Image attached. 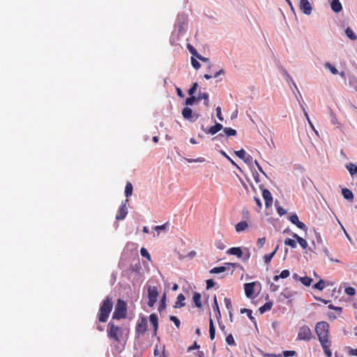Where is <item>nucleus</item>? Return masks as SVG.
I'll use <instances>...</instances> for the list:
<instances>
[{
  "instance_id": "nucleus-1",
  "label": "nucleus",
  "mask_w": 357,
  "mask_h": 357,
  "mask_svg": "<svg viewBox=\"0 0 357 357\" xmlns=\"http://www.w3.org/2000/svg\"><path fill=\"white\" fill-rule=\"evenodd\" d=\"M329 328V324L326 321H322L317 323L314 328L321 347L326 357L332 356V351L331 349L332 342L330 339Z\"/></svg>"
},
{
  "instance_id": "nucleus-2",
  "label": "nucleus",
  "mask_w": 357,
  "mask_h": 357,
  "mask_svg": "<svg viewBox=\"0 0 357 357\" xmlns=\"http://www.w3.org/2000/svg\"><path fill=\"white\" fill-rule=\"evenodd\" d=\"M107 331L108 337L116 342H121L126 332V334L128 333V329L116 326L112 321L107 325Z\"/></svg>"
},
{
  "instance_id": "nucleus-3",
  "label": "nucleus",
  "mask_w": 357,
  "mask_h": 357,
  "mask_svg": "<svg viewBox=\"0 0 357 357\" xmlns=\"http://www.w3.org/2000/svg\"><path fill=\"white\" fill-rule=\"evenodd\" d=\"M113 303L109 297H107L101 304L98 314V320L100 322H106L112 310Z\"/></svg>"
},
{
  "instance_id": "nucleus-4",
  "label": "nucleus",
  "mask_w": 357,
  "mask_h": 357,
  "mask_svg": "<svg viewBox=\"0 0 357 357\" xmlns=\"http://www.w3.org/2000/svg\"><path fill=\"white\" fill-rule=\"evenodd\" d=\"M126 314L127 304L124 301L119 299L112 314V319H121L125 318L126 317Z\"/></svg>"
},
{
  "instance_id": "nucleus-5",
  "label": "nucleus",
  "mask_w": 357,
  "mask_h": 357,
  "mask_svg": "<svg viewBox=\"0 0 357 357\" xmlns=\"http://www.w3.org/2000/svg\"><path fill=\"white\" fill-rule=\"evenodd\" d=\"M148 305L151 307H153L157 301L158 296V288L155 286H149L148 289Z\"/></svg>"
},
{
  "instance_id": "nucleus-6",
  "label": "nucleus",
  "mask_w": 357,
  "mask_h": 357,
  "mask_svg": "<svg viewBox=\"0 0 357 357\" xmlns=\"http://www.w3.org/2000/svg\"><path fill=\"white\" fill-rule=\"evenodd\" d=\"M312 337V333L307 326H301L298 333L297 340L310 341Z\"/></svg>"
},
{
  "instance_id": "nucleus-7",
  "label": "nucleus",
  "mask_w": 357,
  "mask_h": 357,
  "mask_svg": "<svg viewBox=\"0 0 357 357\" xmlns=\"http://www.w3.org/2000/svg\"><path fill=\"white\" fill-rule=\"evenodd\" d=\"M147 319L144 317H142L139 320H138L136 327H135V333L137 337L144 335L147 331Z\"/></svg>"
},
{
  "instance_id": "nucleus-8",
  "label": "nucleus",
  "mask_w": 357,
  "mask_h": 357,
  "mask_svg": "<svg viewBox=\"0 0 357 357\" xmlns=\"http://www.w3.org/2000/svg\"><path fill=\"white\" fill-rule=\"evenodd\" d=\"M128 202V199H126L125 201L122 202L119 209L117 211V213L116 215V219L117 220H123L127 214H128V209L126 204Z\"/></svg>"
},
{
  "instance_id": "nucleus-9",
  "label": "nucleus",
  "mask_w": 357,
  "mask_h": 357,
  "mask_svg": "<svg viewBox=\"0 0 357 357\" xmlns=\"http://www.w3.org/2000/svg\"><path fill=\"white\" fill-rule=\"evenodd\" d=\"M182 116L184 119L190 120L191 121H195L199 117V114H193L192 109L188 107H185L183 109Z\"/></svg>"
},
{
  "instance_id": "nucleus-10",
  "label": "nucleus",
  "mask_w": 357,
  "mask_h": 357,
  "mask_svg": "<svg viewBox=\"0 0 357 357\" xmlns=\"http://www.w3.org/2000/svg\"><path fill=\"white\" fill-rule=\"evenodd\" d=\"M299 8L305 15H310L312 12V6L308 0H301Z\"/></svg>"
},
{
  "instance_id": "nucleus-11",
  "label": "nucleus",
  "mask_w": 357,
  "mask_h": 357,
  "mask_svg": "<svg viewBox=\"0 0 357 357\" xmlns=\"http://www.w3.org/2000/svg\"><path fill=\"white\" fill-rule=\"evenodd\" d=\"M262 196L265 200V205L267 208L272 206L273 197L271 192L268 189H264L262 190Z\"/></svg>"
},
{
  "instance_id": "nucleus-12",
  "label": "nucleus",
  "mask_w": 357,
  "mask_h": 357,
  "mask_svg": "<svg viewBox=\"0 0 357 357\" xmlns=\"http://www.w3.org/2000/svg\"><path fill=\"white\" fill-rule=\"evenodd\" d=\"M255 282L245 283L244 284L245 294L247 297L250 298L254 294Z\"/></svg>"
},
{
  "instance_id": "nucleus-13",
  "label": "nucleus",
  "mask_w": 357,
  "mask_h": 357,
  "mask_svg": "<svg viewBox=\"0 0 357 357\" xmlns=\"http://www.w3.org/2000/svg\"><path fill=\"white\" fill-rule=\"evenodd\" d=\"M235 155L239 158L243 160L245 162H248L252 160V156L250 155L246 156V153L244 149H241L239 151H234Z\"/></svg>"
},
{
  "instance_id": "nucleus-14",
  "label": "nucleus",
  "mask_w": 357,
  "mask_h": 357,
  "mask_svg": "<svg viewBox=\"0 0 357 357\" xmlns=\"http://www.w3.org/2000/svg\"><path fill=\"white\" fill-rule=\"evenodd\" d=\"M227 253L231 255H235L238 258H241L243 256V252L241 248L239 247H233L227 250Z\"/></svg>"
},
{
  "instance_id": "nucleus-15",
  "label": "nucleus",
  "mask_w": 357,
  "mask_h": 357,
  "mask_svg": "<svg viewBox=\"0 0 357 357\" xmlns=\"http://www.w3.org/2000/svg\"><path fill=\"white\" fill-rule=\"evenodd\" d=\"M185 298L183 294H179L176 298V301L174 305L175 308H181L185 305V303L184 302Z\"/></svg>"
},
{
  "instance_id": "nucleus-16",
  "label": "nucleus",
  "mask_w": 357,
  "mask_h": 357,
  "mask_svg": "<svg viewBox=\"0 0 357 357\" xmlns=\"http://www.w3.org/2000/svg\"><path fill=\"white\" fill-rule=\"evenodd\" d=\"M149 320H150L151 324L153 326L154 334L156 335L157 331H158V319L157 315L155 314H154V313L150 314Z\"/></svg>"
},
{
  "instance_id": "nucleus-17",
  "label": "nucleus",
  "mask_w": 357,
  "mask_h": 357,
  "mask_svg": "<svg viewBox=\"0 0 357 357\" xmlns=\"http://www.w3.org/2000/svg\"><path fill=\"white\" fill-rule=\"evenodd\" d=\"M213 310L215 313V316L218 320L220 319L221 318V313L219 307V305L218 303L217 298L215 296L213 298Z\"/></svg>"
},
{
  "instance_id": "nucleus-18",
  "label": "nucleus",
  "mask_w": 357,
  "mask_h": 357,
  "mask_svg": "<svg viewBox=\"0 0 357 357\" xmlns=\"http://www.w3.org/2000/svg\"><path fill=\"white\" fill-rule=\"evenodd\" d=\"M331 9L335 13H339L342 10V6L339 0H332L331 3Z\"/></svg>"
},
{
  "instance_id": "nucleus-19",
  "label": "nucleus",
  "mask_w": 357,
  "mask_h": 357,
  "mask_svg": "<svg viewBox=\"0 0 357 357\" xmlns=\"http://www.w3.org/2000/svg\"><path fill=\"white\" fill-rule=\"evenodd\" d=\"M248 228V224L246 221H241L237 223L235 226V229L236 232L244 231Z\"/></svg>"
},
{
  "instance_id": "nucleus-20",
  "label": "nucleus",
  "mask_w": 357,
  "mask_h": 357,
  "mask_svg": "<svg viewBox=\"0 0 357 357\" xmlns=\"http://www.w3.org/2000/svg\"><path fill=\"white\" fill-rule=\"evenodd\" d=\"M293 238L298 241V243H299L302 248L305 249L307 247V242L306 241V240L299 236L298 234H294Z\"/></svg>"
},
{
  "instance_id": "nucleus-21",
  "label": "nucleus",
  "mask_w": 357,
  "mask_h": 357,
  "mask_svg": "<svg viewBox=\"0 0 357 357\" xmlns=\"http://www.w3.org/2000/svg\"><path fill=\"white\" fill-rule=\"evenodd\" d=\"M223 128L222 127V125L219 123H216L215 126H211L209 129H208V133L211 134V135H215L218 132H219L220 130H221Z\"/></svg>"
},
{
  "instance_id": "nucleus-22",
  "label": "nucleus",
  "mask_w": 357,
  "mask_h": 357,
  "mask_svg": "<svg viewBox=\"0 0 357 357\" xmlns=\"http://www.w3.org/2000/svg\"><path fill=\"white\" fill-rule=\"evenodd\" d=\"M272 307H273V302L268 301V302H266V303H264L262 306H261L259 308V311L261 314H263L267 311L271 310Z\"/></svg>"
},
{
  "instance_id": "nucleus-23",
  "label": "nucleus",
  "mask_w": 357,
  "mask_h": 357,
  "mask_svg": "<svg viewBox=\"0 0 357 357\" xmlns=\"http://www.w3.org/2000/svg\"><path fill=\"white\" fill-rule=\"evenodd\" d=\"M215 335V329L213 324V321L211 317L209 319V336L211 340H214Z\"/></svg>"
},
{
  "instance_id": "nucleus-24",
  "label": "nucleus",
  "mask_w": 357,
  "mask_h": 357,
  "mask_svg": "<svg viewBox=\"0 0 357 357\" xmlns=\"http://www.w3.org/2000/svg\"><path fill=\"white\" fill-rule=\"evenodd\" d=\"M193 301L196 307L200 308L202 306L201 301V294L198 292H195L192 296Z\"/></svg>"
},
{
  "instance_id": "nucleus-25",
  "label": "nucleus",
  "mask_w": 357,
  "mask_h": 357,
  "mask_svg": "<svg viewBox=\"0 0 357 357\" xmlns=\"http://www.w3.org/2000/svg\"><path fill=\"white\" fill-rule=\"evenodd\" d=\"M241 313H246L247 314V317H248V318L250 319V320L255 325L257 326V321H256V319L255 318L252 316V310H250V309H246V308H243V309H241Z\"/></svg>"
},
{
  "instance_id": "nucleus-26",
  "label": "nucleus",
  "mask_w": 357,
  "mask_h": 357,
  "mask_svg": "<svg viewBox=\"0 0 357 357\" xmlns=\"http://www.w3.org/2000/svg\"><path fill=\"white\" fill-rule=\"evenodd\" d=\"M278 246H277L272 252H271L269 254H266L264 256V260L265 264H268L270 263L272 258L275 256V255L278 250Z\"/></svg>"
},
{
  "instance_id": "nucleus-27",
  "label": "nucleus",
  "mask_w": 357,
  "mask_h": 357,
  "mask_svg": "<svg viewBox=\"0 0 357 357\" xmlns=\"http://www.w3.org/2000/svg\"><path fill=\"white\" fill-rule=\"evenodd\" d=\"M342 194L343 197H344V199H346L349 200V199H353V198H354L353 192H351V190H350L348 188L342 189Z\"/></svg>"
},
{
  "instance_id": "nucleus-28",
  "label": "nucleus",
  "mask_w": 357,
  "mask_h": 357,
  "mask_svg": "<svg viewBox=\"0 0 357 357\" xmlns=\"http://www.w3.org/2000/svg\"><path fill=\"white\" fill-rule=\"evenodd\" d=\"M290 272L289 270H283L280 275H275L273 277V280L275 281H278L280 278L284 279L289 276Z\"/></svg>"
},
{
  "instance_id": "nucleus-29",
  "label": "nucleus",
  "mask_w": 357,
  "mask_h": 357,
  "mask_svg": "<svg viewBox=\"0 0 357 357\" xmlns=\"http://www.w3.org/2000/svg\"><path fill=\"white\" fill-rule=\"evenodd\" d=\"M133 187L130 182H128L125 188V195L126 197H129L132 194Z\"/></svg>"
},
{
  "instance_id": "nucleus-30",
  "label": "nucleus",
  "mask_w": 357,
  "mask_h": 357,
  "mask_svg": "<svg viewBox=\"0 0 357 357\" xmlns=\"http://www.w3.org/2000/svg\"><path fill=\"white\" fill-rule=\"evenodd\" d=\"M346 168L351 176L357 174V166L353 163H349L346 165Z\"/></svg>"
},
{
  "instance_id": "nucleus-31",
  "label": "nucleus",
  "mask_w": 357,
  "mask_h": 357,
  "mask_svg": "<svg viewBox=\"0 0 357 357\" xmlns=\"http://www.w3.org/2000/svg\"><path fill=\"white\" fill-rule=\"evenodd\" d=\"M347 36L351 40H356L357 39L356 35L354 33L353 30L350 27H347L345 30Z\"/></svg>"
},
{
  "instance_id": "nucleus-32",
  "label": "nucleus",
  "mask_w": 357,
  "mask_h": 357,
  "mask_svg": "<svg viewBox=\"0 0 357 357\" xmlns=\"http://www.w3.org/2000/svg\"><path fill=\"white\" fill-rule=\"evenodd\" d=\"M324 67L326 68V69H328L332 74L333 75H337V74H339V72L338 70H337V68L333 66L332 64H331L330 63L328 62H326L325 64H324Z\"/></svg>"
},
{
  "instance_id": "nucleus-33",
  "label": "nucleus",
  "mask_w": 357,
  "mask_h": 357,
  "mask_svg": "<svg viewBox=\"0 0 357 357\" xmlns=\"http://www.w3.org/2000/svg\"><path fill=\"white\" fill-rule=\"evenodd\" d=\"M226 269L227 268L225 266L214 267L210 271V273L212 274H218L225 272Z\"/></svg>"
},
{
  "instance_id": "nucleus-34",
  "label": "nucleus",
  "mask_w": 357,
  "mask_h": 357,
  "mask_svg": "<svg viewBox=\"0 0 357 357\" xmlns=\"http://www.w3.org/2000/svg\"><path fill=\"white\" fill-rule=\"evenodd\" d=\"M299 280L307 287L310 286L312 282V279L307 276L299 278Z\"/></svg>"
},
{
  "instance_id": "nucleus-35",
  "label": "nucleus",
  "mask_w": 357,
  "mask_h": 357,
  "mask_svg": "<svg viewBox=\"0 0 357 357\" xmlns=\"http://www.w3.org/2000/svg\"><path fill=\"white\" fill-rule=\"evenodd\" d=\"M223 132L227 136H235L236 135V130L231 128H224Z\"/></svg>"
},
{
  "instance_id": "nucleus-36",
  "label": "nucleus",
  "mask_w": 357,
  "mask_h": 357,
  "mask_svg": "<svg viewBox=\"0 0 357 357\" xmlns=\"http://www.w3.org/2000/svg\"><path fill=\"white\" fill-rule=\"evenodd\" d=\"M285 245L290 246L292 248H295L296 247V242L294 239L286 238L284 242Z\"/></svg>"
},
{
  "instance_id": "nucleus-37",
  "label": "nucleus",
  "mask_w": 357,
  "mask_h": 357,
  "mask_svg": "<svg viewBox=\"0 0 357 357\" xmlns=\"http://www.w3.org/2000/svg\"><path fill=\"white\" fill-rule=\"evenodd\" d=\"M197 101V97L194 96H190L189 98H186L185 104L186 105H192Z\"/></svg>"
},
{
  "instance_id": "nucleus-38",
  "label": "nucleus",
  "mask_w": 357,
  "mask_h": 357,
  "mask_svg": "<svg viewBox=\"0 0 357 357\" xmlns=\"http://www.w3.org/2000/svg\"><path fill=\"white\" fill-rule=\"evenodd\" d=\"M325 287V283L323 280H320L319 282H317L314 285V288L319 289V290H323Z\"/></svg>"
},
{
  "instance_id": "nucleus-39",
  "label": "nucleus",
  "mask_w": 357,
  "mask_h": 357,
  "mask_svg": "<svg viewBox=\"0 0 357 357\" xmlns=\"http://www.w3.org/2000/svg\"><path fill=\"white\" fill-rule=\"evenodd\" d=\"M226 342L228 344H229V345H233V346L236 345L234 339L233 335L231 334H229V335L227 336V337H226Z\"/></svg>"
},
{
  "instance_id": "nucleus-40",
  "label": "nucleus",
  "mask_w": 357,
  "mask_h": 357,
  "mask_svg": "<svg viewBox=\"0 0 357 357\" xmlns=\"http://www.w3.org/2000/svg\"><path fill=\"white\" fill-rule=\"evenodd\" d=\"M140 254L142 257L147 258L149 260L151 259V256L146 248H142L140 250Z\"/></svg>"
},
{
  "instance_id": "nucleus-41",
  "label": "nucleus",
  "mask_w": 357,
  "mask_h": 357,
  "mask_svg": "<svg viewBox=\"0 0 357 357\" xmlns=\"http://www.w3.org/2000/svg\"><path fill=\"white\" fill-rule=\"evenodd\" d=\"M198 87L197 83H194L192 86L188 89V93L190 96H193Z\"/></svg>"
},
{
  "instance_id": "nucleus-42",
  "label": "nucleus",
  "mask_w": 357,
  "mask_h": 357,
  "mask_svg": "<svg viewBox=\"0 0 357 357\" xmlns=\"http://www.w3.org/2000/svg\"><path fill=\"white\" fill-rule=\"evenodd\" d=\"M344 292L349 296H354L356 294V289L354 287H349L345 289Z\"/></svg>"
},
{
  "instance_id": "nucleus-43",
  "label": "nucleus",
  "mask_w": 357,
  "mask_h": 357,
  "mask_svg": "<svg viewBox=\"0 0 357 357\" xmlns=\"http://www.w3.org/2000/svg\"><path fill=\"white\" fill-rule=\"evenodd\" d=\"M191 64L192 67L195 69H199L200 68L199 62L193 56L191 57Z\"/></svg>"
},
{
  "instance_id": "nucleus-44",
  "label": "nucleus",
  "mask_w": 357,
  "mask_h": 357,
  "mask_svg": "<svg viewBox=\"0 0 357 357\" xmlns=\"http://www.w3.org/2000/svg\"><path fill=\"white\" fill-rule=\"evenodd\" d=\"M207 100L208 99V94L207 93H199L198 96L197 97V100L199 101L201 100Z\"/></svg>"
},
{
  "instance_id": "nucleus-45",
  "label": "nucleus",
  "mask_w": 357,
  "mask_h": 357,
  "mask_svg": "<svg viewBox=\"0 0 357 357\" xmlns=\"http://www.w3.org/2000/svg\"><path fill=\"white\" fill-rule=\"evenodd\" d=\"M188 50H189V52L195 56L197 57V55L199 54V53L197 52V51L196 50V49L192 46L190 44H188Z\"/></svg>"
},
{
  "instance_id": "nucleus-46",
  "label": "nucleus",
  "mask_w": 357,
  "mask_h": 357,
  "mask_svg": "<svg viewBox=\"0 0 357 357\" xmlns=\"http://www.w3.org/2000/svg\"><path fill=\"white\" fill-rule=\"evenodd\" d=\"M169 319L172 321H173L174 323V324L176 325V326L178 328L180 327V325H181L180 320L176 316L171 315Z\"/></svg>"
},
{
  "instance_id": "nucleus-47",
  "label": "nucleus",
  "mask_w": 357,
  "mask_h": 357,
  "mask_svg": "<svg viewBox=\"0 0 357 357\" xmlns=\"http://www.w3.org/2000/svg\"><path fill=\"white\" fill-rule=\"evenodd\" d=\"M289 220L294 225H296L299 222L298 217L296 214L291 215L289 217Z\"/></svg>"
},
{
  "instance_id": "nucleus-48",
  "label": "nucleus",
  "mask_w": 357,
  "mask_h": 357,
  "mask_svg": "<svg viewBox=\"0 0 357 357\" xmlns=\"http://www.w3.org/2000/svg\"><path fill=\"white\" fill-rule=\"evenodd\" d=\"M265 243H266L265 237L259 238L257 240V245L259 248H261L264 245Z\"/></svg>"
},
{
  "instance_id": "nucleus-49",
  "label": "nucleus",
  "mask_w": 357,
  "mask_h": 357,
  "mask_svg": "<svg viewBox=\"0 0 357 357\" xmlns=\"http://www.w3.org/2000/svg\"><path fill=\"white\" fill-rule=\"evenodd\" d=\"M225 303L227 309L230 312L232 308L231 301L229 298H225Z\"/></svg>"
},
{
  "instance_id": "nucleus-50",
  "label": "nucleus",
  "mask_w": 357,
  "mask_h": 357,
  "mask_svg": "<svg viewBox=\"0 0 357 357\" xmlns=\"http://www.w3.org/2000/svg\"><path fill=\"white\" fill-rule=\"evenodd\" d=\"M222 155L225 157L234 166L236 167L239 169V167L237 165V164L229 157L228 156L225 152L221 151Z\"/></svg>"
},
{
  "instance_id": "nucleus-51",
  "label": "nucleus",
  "mask_w": 357,
  "mask_h": 357,
  "mask_svg": "<svg viewBox=\"0 0 357 357\" xmlns=\"http://www.w3.org/2000/svg\"><path fill=\"white\" fill-rule=\"evenodd\" d=\"M287 79V82H290L292 85L294 86V87L295 88V89L297 91V92L298 93L299 96H301V94H300V92L297 88V86L296 84H295V82H294L293 79L291 78V77L289 75H287V77H286Z\"/></svg>"
},
{
  "instance_id": "nucleus-52",
  "label": "nucleus",
  "mask_w": 357,
  "mask_h": 357,
  "mask_svg": "<svg viewBox=\"0 0 357 357\" xmlns=\"http://www.w3.org/2000/svg\"><path fill=\"white\" fill-rule=\"evenodd\" d=\"M167 227H168V222H166V223H165V224H163L162 225L155 226L153 229L155 231L166 230Z\"/></svg>"
},
{
  "instance_id": "nucleus-53",
  "label": "nucleus",
  "mask_w": 357,
  "mask_h": 357,
  "mask_svg": "<svg viewBox=\"0 0 357 357\" xmlns=\"http://www.w3.org/2000/svg\"><path fill=\"white\" fill-rule=\"evenodd\" d=\"M296 354L295 351H284L282 356L284 357H290L294 356Z\"/></svg>"
},
{
  "instance_id": "nucleus-54",
  "label": "nucleus",
  "mask_w": 357,
  "mask_h": 357,
  "mask_svg": "<svg viewBox=\"0 0 357 357\" xmlns=\"http://www.w3.org/2000/svg\"><path fill=\"white\" fill-rule=\"evenodd\" d=\"M215 110H216V115H217L218 119L221 121H223V116L222 115L220 107H216Z\"/></svg>"
},
{
  "instance_id": "nucleus-55",
  "label": "nucleus",
  "mask_w": 357,
  "mask_h": 357,
  "mask_svg": "<svg viewBox=\"0 0 357 357\" xmlns=\"http://www.w3.org/2000/svg\"><path fill=\"white\" fill-rule=\"evenodd\" d=\"M215 245L219 250H223L225 248L224 243L221 241H216Z\"/></svg>"
},
{
  "instance_id": "nucleus-56",
  "label": "nucleus",
  "mask_w": 357,
  "mask_h": 357,
  "mask_svg": "<svg viewBox=\"0 0 357 357\" xmlns=\"http://www.w3.org/2000/svg\"><path fill=\"white\" fill-rule=\"evenodd\" d=\"M303 112H304V115H305V118L307 119V121H308V123H309V124H310V127H311L314 130H315L314 127V126H313L312 123L311 122V121H310V117H309V116H308L307 112L305 111V108H303Z\"/></svg>"
},
{
  "instance_id": "nucleus-57",
  "label": "nucleus",
  "mask_w": 357,
  "mask_h": 357,
  "mask_svg": "<svg viewBox=\"0 0 357 357\" xmlns=\"http://www.w3.org/2000/svg\"><path fill=\"white\" fill-rule=\"evenodd\" d=\"M206 289H211L215 285V282L212 279H208L206 280Z\"/></svg>"
},
{
  "instance_id": "nucleus-58",
  "label": "nucleus",
  "mask_w": 357,
  "mask_h": 357,
  "mask_svg": "<svg viewBox=\"0 0 357 357\" xmlns=\"http://www.w3.org/2000/svg\"><path fill=\"white\" fill-rule=\"evenodd\" d=\"M328 308L331 309V310H334L338 312L339 313H341V312H342V307H336V306H334L333 304H330L328 305Z\"/></svg>"
},
{
  "instance_id": "nucleus-59",
  "label": "nucleus",
  "mask_w": 357,
  "mask_h": 357,
  "mask_svg": "<svg viewBox=\"0 0 357 357\" xmlns=\"http://www.w3.org/2000/svg\"><path fill=\"white\" fill-rule=\"evenodd\" d=\"M204 158H198L197 159H188V161L189 162H204Z\"/></svg>"
},
{
  "instance_id": "nucleus-60",
  "label": "nucleus",
  "mask_w": 357,
  "mask_h": 357,
  "mask_svg": "<svg viewBox=\"0 0 357 357\" xmlns=\"http://www.w3.org/2000/svg\"><path fill=\"white\" fill-rule=\"evenodd\" d=\"M277 212L280 216L286 214L287 213V211L281 206L277 207Z\"/></svg>"
},
{
  "instance_id": "nucleus-61",
  "label": "nucleus",
  "mask_w": 357,
  "mask_h": 357,
  "mask_svg": "<svg viewBox=\"0 0 357 357\" xmlns=\"http://www.w3.org/2000/svg\"><path fill=\"white\" fill-rule=\"evenodd\" d=\"M296 225L301 229H303L304 231L307 230L305 225L303 222H301L300 220Z\"/></svg>"
},
{
  "instance_id": "nucleus-62",
  "label": "nucleus",
  "mask_w": 357,
  "mask_h": 357,
  "mask_svg": "<svg viewBox=\"0 0 357 357\" xmlns=\"http://www.w3.org/2000/svg\"><path fill=\"white\" fill-rule=\"evenodd\" d=\"M254 200H255V203L257 204V205L259 208V210H260L262 207V204H261L260 199L257 197H255Z\"/></svg>"
},
{
  "instance_id": "nucleus-63",
  "label": "nucleus",
  "mask_w": 357,
  "mask_h": 357,
  "mask_svg": "<svg viewBox=\"0 0 357 357\" xmlns=\"http://www.w3.org/2000/svg\"><path fill=\"white\" fill-rule=\"evenodd\" d=\"M348 354L349 356H357V349L349 348Z\"/></svg>"
},
{
  "instance_id": "nucleus-64",
  "label": "nucleus",
  "mask_w": 357,
  "mask_h": 357,
  "mask_svg": "<svg viewBox=\"0 0 357 357\" xmlns=\"http://www.w3.org/2000/svg\"><path fill=\"white\" fill-rule=\"evenodd\" d=\"M199 345L197 344V343L196 342H195L194 344L192 346L188 347V351H190L192 350H194V349H199Z\"/></svg>"
}]
</instances>
